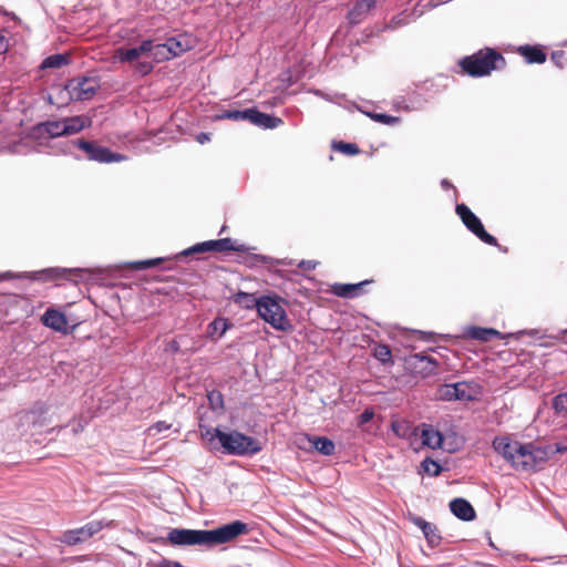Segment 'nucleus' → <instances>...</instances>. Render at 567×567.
I'll return each mask as SVG.
<instances>
[{
  "label": "nucleus",
  "instance_id": "nucleus-1",
  "mask_svg": "<svg viewBox=\"0 0 567 567\" xmlns=\"http://www.w3.org/2000/svg\"><path fill=\"white\" fill-rule=\"evenodd\" d=\"M248 532V524L236 519L213 529L172 528L167 533L166 542L176 547L199 546L212 549L230 543Z\"/></svg>",
  "mask_w": 567,
  "mask_h": 567
},
{
  "label": "nucleus",
  "instance_id": "nucleus-2",
  "mask_svg": "<svg viewBox=\"0 0 567 567\" xmlns=\"http://www.w3.org/2000/svg\"><path fill=\"white\" fill-rule=\"evenodd\" d=\"M91 118L86 115H73L59 120H47L34 124L30 130V137L42 144L45 140L74 135L91 126Z\"/></svg>",
  "mask_w": 567,
  "mask_h": 567
},
{
  "label": "nucleus",
  "instance_id": "nucleus-3",
  "mask_svg": "<svg viewBox=\"0 0 567 567\" xmlns=\"http://www.w3.org/2000/svg\"><path fill=\"white\" fill-rule=\"evenodd\" d=\"M61 153L72 156L76 161L83 158L101 164L118 163L127 159V156L113 152L110 147L100 145L95 141L83 137L71 140L62 145Z\"/></svg>",
  "mask_w": 567,
  "mask_h": 567
},
{
  "label": "nucleus",
  "instance_id": "nucleus-4",
  "mask_svg": "<svg viewBox=\"0 0 567 567\" xmlns=\"http://www.w3.org/2000/svg\"><path fill=\"white\" fill-rule=\"evenodd\" d=\"M460 66L472 78L489 75L492 71L502 70L505 64L503 54L494 48H484L472 55L464 56L458 62Z\"/></svg>",
  "mask_w": 567,
  "mask_h": 567
},
{
  "label": "nucleus",
  "instance_id": "nucleus-5",
  "mask_svg": "<svg viewBox=\"0 0 567 567\" xmlns=\"http://www.w3.org/2000/svg\"><path fill=\"white\" fill-rule=\"evenodd\" d=\"M214 435L210 441L217 439L223 454L234 456H252L258 454L262 450L261 443L249 435H246L239 431H221L216 427Z\"/></svg>",
  "mask_w": 567,
  "mask_h": 567
},
{
  "label": "nucleus",
  "instance_id": "nucleus-6",
  "mask_svg": "<svg viewBox=\"0 0 567 567\" xmlns=\"http://www.w3.org/2000/svg\"><path fill=\"white\" fill-rule=\"evenodd\" d=\"M87 272L84 268H62V267H49L37 271H3L0 272V282L12 279H29L39 282H49L58 279H70L69 275H74L78 279L83 278V274Z\"/></svg>",
  "mask_w": 567,
  "mask_h": 567
},
{
  "label": "nucleus",
  "instance_id": "nucleus-7",
  "mask_svg": "<svg viewBox=\"0 0 567 567\" xmlns=\"http://www.w3.org/2000/svg\"><path fill=\"white\" fill-rule=\"evenodd\" d=\"M284 299L277 295H262L259 297L258 316L278 331H289L292 328L286 310L281 306Z\"/></svg>",
  "mask_w": 567,
  "mask_h": 567
},
{
  "label": "nucleus",
  "instance_id": "nucleus-8",
  "mask_svg": "<svg viewBox=\"0 0 567 567\" xmlns=\"http://www.w3.org/2000/svg\"><path fill=\"white\" fill-rule=\"evenodd\" d=\"M100 86L96 76H76L66 81L61 94L65 92V101H84L92 99Z\"/></svg>",
  "mask_w": 567,
  "mask_h": 567
},
{
  "label": "nucleus",
  "instance_id": "nucleus-9",
  "mask_svg": "<svg viewBox=\"0 0 567 567\" xmlns=\"http://www.w3.org/2000/svg\"><path fill=\"white\" fill-rule=\"evenodd\" d=\"M455 213L462 220L463 225L475 235L480 240L489 246L498 247L499 250L506 251L507 248H503L498 245L496 237L486 231L482 220L471 210V208L464 203L456 204Z\"/></svg>",
  "mask_w": 567,
  "mask_h": 567
},
{
  "label": "nucleus",
  "instance_id": "nucleus-10",
  "mask_svg": "<svg viewBox=\"0 0 567 567\" xmlns=\"http://www.w3.org/2000/svg\"><path fill=\"white\" fill-rule=\"evenodd\" d=\"M248 248L244 244H236L230 237H225L220 239H210L202 243H197L186 249H184L178 256H192L196 254H205V252H245Z\"/></svg>",
  "mask_w": 567,
  "mask_h": 567
},
{
  "label": "nucleus",
  "instance_id": "nucleus-11",
  "mask_svg": "<svg viewBox=\"0 0 567 567\" xmlns=\"http://www.w3.org/2000/svg\"><path fill=\"white\" fill-rule=\"evenodd\" d=\"M405 369L414 375L427 378L436 374L439 362L424 353H413L405 358Z\"/></svg>",
  "mask_w": 567,
  "mask_h": 567
},
{
  "label": "nucleus",
  "instance_id": "nucleus-12",
  "mask_svg": "<svg viewBox=\"0 0 567 567\" xmlns=\"http://www.w3.org/2000/svg\"><path fill=\"white\" fill-rule=\"evenodd\" d=\"M103 527L102 520H91L79 528L63 532L59 540L69 546L82 544L102 530Z\"/></svg>",
  "mask_w": 567,
  "mask_h": 567
},
{
  "label": "nucleus",
  "instance_id": "nucleus-13",
  "mask_svg": "<svg viewBox=\"0 0 567 567\" xmlns=\"http://www.w3.org/2000/svg\"><path fill=\"white\" fill-rule=\"evenodd\" d=\"M439 396L443 401H473L475 394L465 381L445 383L439 388Z\"/></svg>",
  "mask_w": 567,
  "mask_h": 567
},
{
  "label": "nucleus",
  "instance_id": "nucleus-14",
  "mask_svg": "<svg viewBox=\"0 0 567 567\" xmlns=\"http://www.w3.org/2000/svg\"><path fill=\"white\" fill-rule=\"evenodd\" d=\"M42 323L45 327L61 333H69L71 330L65 313L53 308L47 309L42 316Z\"/></svg>",
  "mask_w": 567,
  "mask_h": 567
},
{
  "label": "nucleus",
  "instance_id": "nucleus-15",
  "mask_svg": "<svg viewBox=\"0 0 567 567\" xmlns=\"http://www.w3.org/2000/svg\"><path fill=\"white\" fill-rule=\"evenodd\" d=\"M515 460L512 466L517 471H534L533 443H520L514 450Z\"/></svg>",
  "mask_w": 567,
  "mask_h": 567
},
{
  "label": "nucleus",
  "instance_id": "nucleus-16",
  "mask_svg": "<svg viewBox=\"0 0 567 567\" xmlns=\"http://www.w3.org/2000/svg\"><path fill=\"white\" fill-rule=\"evenodd\" d=\"M519 445L518 441H512L508 435L495 436L492 446L511 465L515 460L514 450Z\"/></svg>",
  "mask_w": 567,
  "mask_h": 567
},
{
  "label": "nucleus",
  "instance_id": "nucleus-17",
  "mask_svg": "<svg viewBox=\"0 0 567 567\" xmlns=\"http://www.w3.org/2000/svg\"><path fill=\"white\" fill-rule=\"evenodd\" d=\"M411 522L422 530L429 547L435 548L441 544L442 536L435 524L426 522L423 517L420 516L412 517Z\"/></svg>",
  "mask_w": 567,
  "mask_h": 567
},
{
  "label": "nucleus",
  "instance_id": "nucleus-18",
  "mask_svg": "<svg viewBox=\"0 0 567 567\" xmlns=\"http://www.w3.org/2000/svg\"><path fill=\"white\" fill-rule=\"evenodd\" d=\"M154 42L151 39L143 40L138 47L120 48L117 50V58L121 62H133L140 59L143 54L152 52Z\"/></svg>",
  "mask_w": 567,
  "mask_h": 567
},
{
  "label": "nucleus",
  "instance_id": "nucleus-19",
  "mask_svg": "<svg viewBox=\"0 0 567 567\" xmlns=\"http://www.w3.org/2000/svg\"><path fill=\"white\" fill-rule=\"evenodd\" d=\"M516 51L528 64H543L547 60L545 48L540 44L519 45Z\"/></svg>",
  "mask_w": 567,
  "mask_h": 567
},
{
  "label": "nucleus",
  "instance_id": "nucleus-20",
  "mask_svg": "<svg viewBox=\"0 0 567 567\" xmlns=\"http://www.w3.org/2000/svg\"><path fill=\"white\" fill-rule=\"evenodd\" d=\"M451 513L463 522H472L476 517L473 505L463 497H456L450 502Z\"/></svg>",
  "mask_w": 567,
  "mask_h": 567
},
{
  "label": "nucleus",
  "instance_id": "nucleus-21",
  "mask_svg": "<svg viewBox=\"0 0 567 567\" xmlns=\"http://www.w3.org/2000/svg\"><path fill=\"white\" fill-rule=\"evenodd\" d=\"M421 16H422V11L416 12L415 9L403 10L400 13L393 16L390 19V21H388L384 24V27L382 28V31H395L402 27L410 24L411 22H414Z\"/></svg>",
  "mask_w": 567,
  "mask_h": 567
},
{
  "label": "nucleus",
  "instance_id": "nucleus-22",
  "mask_svg": "<svg viewBox=\"0 0 567 567\" xmlns=\"http://www.w3.org/2000/svg\"><path fill=\"white\" fill-rule=\"evenodd\" d=\"M233 322L228 318L216 317L212 322H209L206 327V337L210 341L220 340L225 333L233 328Z\"/></svg>",
  "mask_w": 567,
  "mask_h": 567
},
{
  "label": "nucleus",
  "instance_id": "nucleus-23",
  "mask_svg": "<svg viewBox=\"0 0 567 567\" xmlns=\"http://www.w3.org/2000/svg\"><path fill=\"white\" fill-rule=\"evenodd\" d=\"M250 123L265 130H272L282 125L284 121L272 114L262 113L256 106H252Z\"/></svg>",
  "mask_w": 567,
  "mask_h": 567
},
{
  "label": "nucleus",
  "instance_id": "nucleus-24",
  "mask_svg": "<svg viewBox=\"0 0 567 567\" xmlns=\"http://www.w3.org/2000/svg\"><path fill=\"white\" fill-rule=\"evenodd\" d=\"M421 440L422 444L435 450L441 449L444 442V435L432 424H425L423 423L421 425Z\"/></svg>",
  "mask_w": 567,
  "mask_h": 567
},
{
  "label": "nucleus",
  "instance_id": "nucleus-25",
  "mask_svg": "<svg viewBox=\"0 0 567 567\" xmlns=\"http://www.w3.org/2000/svg\"><path fill=\"white\" fill-rule=\"evenodd\" d=\"M377 4V0H358L353 8L348 12L349 23L359 24Z\"/></svg>",
  "mask_w": 567,
  "mask_h": 567
},
{
  "label": "nucleus",
  "instance_id": "nucleus-26",
  "mask_svg": "<svg viewBox=\"0 0 567 567\" xmlns=\"http://www.w3.org/2000/svg\"><path fill=\"white\" fill-rule=\"evenodd\" d=\"M370 282V280H363L358 284H334L331 287V292L339 298H354L360 295L362 287Z\"/></svg>",
  "mask_w": 567,
  "mask_h": 567
},
{
  "label": "nucleus",
  "instance_id": "nucleus-27",
  "mask_svg": "<svg viewBox=\"0 0 567 567\" xmlns=\"http://www.w3.org/2000/svg\"><path fill=\"white\" fill-rule=\"evenodd\" d=\"M467 336L471 339L478 341H491L494 338L502 339V333L494 328H483L477 326H472L467 329Z\"/></svg>",
  "mask_w": 567,
  "mask_h": 567
},
{
  "label": "nucleus",
  "instance_id": "nucleus-28",
  "mask_svg": "<svg viewBox=\"0 0 567 567\" xmlns=\"http://www.w3.org/2000/svg\"><path fill=\"white\" fill-rule=\"evenodd\" d=\"M231 301L243 309L257 310L259 305V297H256L255 293L240 290L231 296Z\"/></svg>",
  "mask_w": 567,
  "mask_h": 567
},
{
  "label": "nucleus",
  "instance_id": "nucleus-29",
  "mask_svg": "<svg viewBox=\"0 0 567 567\" xmlns=\"http://www.w3.org/2000/svg\"><path fill=\"white\" fill-rule=\"evenodd\" d=\"M165 43H166V51H168L172 59L179 56L182 53H184L190 49V45L187 43L186 39L182 35L169 37L166 39Z\"/></svg>",
  "mask_w": 567,
  "mask_h": 567
},
{
  "label": "nucleus",
  "instance_id": "nucleus-30",
  "mask_svg": "<svg viewBox=\"0 0 567 567\" xmlns=\"http://www.w3.org/2000/svg\"><path fill=\"white\" fill-rule=\"evenodd\" d=\"M309 441L312 443V447L321 455L330 456L334 453L336 444L327 436H313Z\"/></svg>",
  "mask_w": 567,
  "mask_h": 567
},
{
  "label": "nucleus",
  "instance_id": "nucleus-31",
  "mask_svg": "<svg viewBox=\"0 0 567 567\" xmlns=\"http://www.w3.org/2000/svg\"><path fill=\"white\" fill-rule=\"evenodd\" d=\"M252 107L244 110H225L215 115V120L248 121L250 122Z\"/></svg>",
  "mask_w": 567,
  "mask_h": 567
},
{
  "label": "nucleus",
  "instance_id": "nucleus-32",
  "mask_svg": "<svg viewBox=\"0 0 567 567\" xmlns=\"http://www.w3.org/2000/svg\"><path fill=\"white\" fill-rule=\"evenodd\" d=\"M551 454H554L553 445L538 446L533 443L534 471L544 465Z\"/></svg>",
  "mask_w": 567,
  "mask_h": 567
},
{
  "label": "nucleus",
  "instance_id": "nucleus-33",
  "mask_svg": "<svg viewBox=\"0 0 567 567\" xmlns=\"http://www.w3.org/2000/svg\"><path fill=\"white\" fill-rule=\"evenodd\" d=\"M70 62V58L65 53H55L47 56L41 62V69H54L62 65H66Z\"/></svg>",
  "mask_w": 567,
  "mask_h": 567
},
{
  "label": "nucleus",
  "instance_id": "nucleus-34",
  "mask_svg": "<svg viewBox=\"0 0 567 567\" xmlns=\"http://www.w3.org/2000/svg\"><path fill=\"white\" fill-rule=\"evenodd\" d=\"M363 114H365L368 117L373 120L374 122L384 124V125H396L401 122V118L399 116H393L386 113H377L372 111H361Z\"/></svg>",
  "mask_w": 567,
  "mask_h": 567
},
{
  "label": "nucleus",
  "instance_id": "nucleus-35",
  "mask_svg": "<svg viewBox=\"0 0 567 567\" xmlns=\"http://www.w3.org/2000/svg\"><path fill=\"white\" fill-rule=\"evenodd\" d=\"M332 148L348 156H354L361 152L355 143H348L343 141H333Z\"/></svg>",
  "mask_w": 567,
  "mask_h": 567
},
{
  "label": "nucleus",
  "instance_id": "nucleus-36",
  "mask_svg": "<svg viewBox=\"0 0 567 567\" xmlns=\"http://www.w3.org/2000/svg\"><path fill=\"white\" fill-rule=\"evenodd\" d=\"M163 261H164V258L158 257V258H151V259H145V260L127 262L124 266L128 267L131 269H134V270H145V269L154 268V267L158 266L159 264H162Z\"/></svg>",
  "mask_w": 567,
  "mask_h": 567
},
{
  "label": "nucleus",
  "instance_id": "nucleus-37",
  "mask_svg": "<svg viewBox=\"0 0 567 567\" xmlns=\"http://www.w3.org/2000/svg\"><path fill=\"white\" fill-rule=\"evenodd\" d=\"M207 400L209 403V408L214 412H221L225 409L224 404V395L218 390H212L207 393Z\"/></svg>",
  "mask_w": 567,
  "mask_h": 567
},
{
  "label": "nucleus",
  "instance_id": "nucleus-38",
  "mask_svg": "<svg viewBox=\"0 0 567 567\" xmlns=\"http://www.w3.org/2000/svg\"><path fill=\"white\" fill-rule=\"evenodd\" d=\"M421 468L424 473L434 477L441 475V473L443 472L442 465L431 457H425L421 462Z\"/></svg>",
  "mask_w": 567,
  "mask_h": 567
},
{
  "label": "nucleus",
  "instance_id": "nucleus-39",
  "mask_svg": "<svg viewBox=\"0 0 567 567\" xmlns=\"http://www.w3.org/2000/svg\"><path fill=\"white\" fill-rule=\"evenodd\" d=\"M374 357L377 360H379L381 363L386 364H393L392 360V351L388 344H379L377 346L374 350Z\"/></svg>",
  "mask_w": 567,
  "mask_h": 567
},
{
  "label": "nucleus",
  "instance_id": "nucleus-40",
  "mask_svg": "<svg viewBox=\"0 0 567 567\" xmlns=\"http://www.w3.org/2000/svg\"><path fill=\"white\" fill-rule=\"evenodd\" d=\"M553 409L558 414H567V391L554 396Z\"/></svg>",
  "mask_w": 567,
  "mask_h": 567
},
{
  "label": "nucleus",
  "instance_id": "nucleus-41",
  "mask_svg": "<svg viewBox=\"0 0 567 567\" xmlns=\"http://www.w3.org/2000/svg\"><path fill=\"white\" fill-rule=\"evenodd\" d=\"M156 61L171 60V54L166 51V43L154 44L153 51L151 52Z\"/></svg>",
  "mask_w": 567,
  "mask_h": 567
},
{
  "label": "nucleus",
  "instance_id": "nucleus-42",
  "mask_svg": "<svg viewBox=\"0 0 567 567\" xmlns=\"http://www.w3.org/2000/svg\"><path fill=\"white\" fill-rule=\"evenodd\" d=\"M550 60L557 68L564 69L565 60H566V52L563 50L554 51L550 55Z\"/></svg>",
  "mask_w": 567,
  "mask_h": 567
},
{
  "label": "nucleus",
  "instance_id": "nucleus-43",
  "mask_svg": "<svg viewBox=\"0 0 567 567\" xmlns=\"http://www.w3.org/2000/svg\"><path fill=\"white\" fill-rule=\"evenodd\" d=\"M374 417V411L372 409H365L362 411V413L358 416V424L363 425L372 421Z\"/></svg>",
  "mask_w": 567,
  "mask_h": 567
},
{
  "label": "nucleus",
  "instance_id": "nucleus-44",
  "mask_svg": "<svg viewBox=\"0 0 567 567\" xmlns=\"http://www.w3.org/2000/svg\"><path fill=\"white\" fill-rule=\"evenodd\" d=\"M153 70V64L150 62H138L136 65V71L142 75H146L151 73Z\"/></svg>",
  "mask_w": 567,
  "mask_h": 567
},
{
  "label": "nucleus",
  "instance_id": "nucleus-45",
  "mask_svg": "<svg viewBox=\"0 0 567 567\" xmlns=\"http://www.w3.org/2000/svg\"><path fill=\"white\" fill-rule=\"evenodd\" d=\"M317 265H318V261H316V260H301L298 264V268L309 271V270H313L317 267Z\"/></svg>",
  "mask_w": 567,
  "mask_h": 567
},
{
  "label": "nucleus",
  "instance_id": "nucleus-46",
  "mask_svg": "<svg viewBox=\"0 0 567 567\" xmlns=\"http://www.w3.org/2000/svg\"><path fill=\"white\" fill-rule=\"evenodd\" d=\"M166 350L172 353H178L181 351V347L177 340L173 339L167 343Z\"/></svg>",
  "mask_w": 567,
  "mask_h": 567
},
{
  "label": "nucleus",
  "instance_id": "nucleus-47",
  "mask_svg": "<svg viewBox=\"0 0 567 567\" xmlns=\"http://www.w3.org/2000/svg\"><path fill=\"white\" fill-rule=\"evenodd\" d=\"M251 258L254 260H256L257 262H260V264H270V262L274 261V259L271 257H268V256H265V255H259V254L252 255Z\"/></svg>",
  "mask_w": 567,
  "mask_h": 567
},
{
  "label": "nucleus",
  "instance_id": "nucleus-48",
  "mask_svg": "<svg viewBox=\"0 0 567 567\" xmlns=\"http://www.w3.org/2000/svg\"><path fill=\"white\" fill-rule=\"evenodd\" d=\"M196 141L199 144H205L210 141V133L200 132L196 135Z\"/></svg>",
  "mask_w": 567,
  "mask_h": 567
},
{
  "label": "nucleus",
  "instance_id": "nucleus-49",
  "mask_svg": "<svg viewBox=\"0 0 567 567\" xmlns=\"http://www.w3.org/2000/svg\"><path fill=\"white\" fill-rule=\"evenodd\" d=\"M153 427L159 433L168 430L171 427V424H168L165 421H158L153 425Z\"/></svg>",
  "mask_w": 567,
  "mask_h": 567
},
{
  "label": "nucleus",
  "instance_id": "nucleus-50",
  "mask_svg": "<svg viewBox=\"0 0 567 567\" xmlns=\"http://www.w3.org/2000/svg\"><path fill=\"white\" fill-rule=\"evenodd\" d=\"M7 49H8V40L2 34H0V53L6 52Z\"/></svg>",
  "mask_w": 567,
  "mask_h": 567
},
{
  "label": "nucleus",
  "instance_id": "nucleus-51",
  "mask_svg": "<svg viewBox=\"0 0 567 567\" xmlns=\"http://www.w3.org/2000/svg\"><path fill=\"white\" fill-rule=\"evenodd\" d=\"M282 103V99L280 96H274L270 101H267L266 104L269 106H276Z\"/></svg>",
  "mask_w": 567,
  "mask_h": 567
},
{
  "label": "nucleus",
  "instance_id": "nucleus-52",
  "mask_svg": "<svg viewBox=\"0 0 567 567\" xmlns=\"http://www.w3.org/2000/svg\"><path fill=\"white\" fill-rule=\"evenodd\" d=\"M553 451H554V453H564L567 451V446L563 445L561 443H556L553 446Z\"/></svg>",
  "mask_w": 567,
  "mask_h": 567
},
{
  "label": "nucleus",
  "instance_id": "nucleus-53",
  "mask_svg": "<svg viewBox=\"0 0 567 567\" xmlns=\"http://www.w3.org/2000/svg\"><path fill=\"white\" fill-rule=\"evenodd\" d=\"M441 186H442V188H444V189L454 188V187H453V185H452V183H451L449 179H446V178H443V179L441 181Z\"/></svg>",
  "mask_w": 567,
  "mask_h": 567
},
{
  "label": "nucleus",
  "instance_id": "nucleus-54",
  "mask_svg": "<svg viewBox=\"0 0 567 567\" xmlns=\"http://www.w3.org/2000/svg\"><path fill=\"white\" fill-rule=\"evenodd\" d=\"M400 429H401V425L398 424L396 422H392L391 424V430L398 435V436H401L400 434Z\"/></svg>",
  "mask_w": 567,
  "mask_h": 567
},
{
  "label": "nucleus",
  "instance_id": "nucleus-55",
  "mask_svg": "<svg viewBox=\"0 0 567 567\" xmlns=\"http://www.w3.org/2000/svg\"><path fill=\"white\" fill-rule=\"evenodd\" d=\"M65 560L85 561V560H87V557L85 555H82V556L70 557V558H66Z\"/></svg>",
  "mask_w": 567,
  "mask_h": 567
},
{
  "label": "nucleus",
  "instance_id": "nucleus-56",
  "mask_svg": "<svg viewBox=\"0 0 567 567\" xmlns=\"http://www.w3.org/2000/svg\"><path fill=\"white\" fill-rule=\"evenodd\" d=\"M474 565L480 566V567H496L493 564L483 563V561H475Z\"/></svg>",
  "mask_w": 567,
  "mask_h": 567
},
{
  "label": "nucleus",
  "instance_id": "nucleus-57",
  "mask_svg": "<svg viewBox=\"0 0 567 567\" xmlns=\"http://www.w3.org/2000/svg\"><path fill=\"white\" fill-rule=\"evenodd\" d=\"M396 107L398 109H402L404 111H410L411 110V107L408 104H401L399 102L396 103Z\"/></svg>",
  "mask_w": 567,
  "mask_h": 567
},
{
  "label": "nucleus",
  "instance_id": "nucleus-58",
  "mask_svg": "<svg viewBox=\"0 0 567 567\" xmlns=\"http://www.w3.org/2000/svg\"><path fill=\"white\" fill-rule=\"evenodd\" d=\"M2 13L6 16H9L12 20H18V17L13 12H7L3 10Z\"/></svg>",
  "mask_w": 567,
  "mask_h": 567
},
{
  "label": "nucleus",
  "instance_id": "nucleus-59",
  "mask_svg": "<svg viewBox=\"0 0 567 567\" xmlns=\"http://www.w3.org/2000/svg\"><path fill=\"white\" fill-rule=\"evenodd\" d=\"M488 546L492 547L495 550H499L498 547H496V545L493 543L491 537H488Z\"/></svg>",
  "mask_w": 567,
  "mask_h": 567
},
{
  "label": "nucleus",
  "instance_id": "nucleus-60",
  "mask_svg": "<svg viewBox=\"0 0 567 567\" xmlns=\"http://www.w3.org/2000/svg\"><path fill=\"white\" fill-rule=\"evenodd\" d=\"M423 336H430L431 333L427 332H421Z\"/></svg>",
  "mask_w": 567,
  "mask_h": 567
},
{
  "label": "nucleus",
  "instance_id": "nucleus-61",
  "mask_svg": "<svg viewBox=\"0 0 567 567\" xmlns=\"http://www.w3.org/2000/svg\"><path fill=\"white\" fill-rule=\"evenodd\" d=\"M564 333H565V334H567V329H566V330H564Z\"/></svg>",
  "mask_w": 567,
  "mask_h": 567
}]
</instances>
